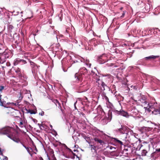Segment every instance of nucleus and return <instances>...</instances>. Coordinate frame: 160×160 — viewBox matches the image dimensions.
I'll return each instance as SVG.
<instances>
[{
  "mask_svg": "<svg viewBox=\"0 0 160 160\" xmlns=\"http://www.w3.org/2000/svg\"><path fill=\"white\" fill-rule=\"evenodd\" d=\"M100 43L99 40H97L94 38L89 41L88 42H86L84 44L82 41L81 42L79 46L82 49H84L86 50L92 51L93 50L92 46L94 45L95 47L98 44H99Z\"/></svg>",
  "mask_w": 160,
  "mask_h": 160,
  "instance_id": "f257e3e1",
  "label": "nucleus"
},
{
  "mask_svg": "<svg viewBox=\"0 0 160 160\" xmlns=\"http://www.w3.org/2000/svg\"><path fill=\"white\" fill-rule=\"evenodd\" d=\"M88 75L87 69L85 67L81 68L78 72L75 74L74 77L77 81L82 82L83 78L85 77Z\"/></svg>",
  "mask_w": 160,
  "mask_h": 160,
  "instance_id": "f03ea898",
  "label": "nucleus"
},
{
  "mask_svg": "<svg viewBox=\"0 0 160 160\" xmlns=\"http://www.w3.org/2000/svg\"><path fill=\"white\" fill-rule=\"evenodd\" d=\"M92 74L93 78L96 80V82L98 84L99 88H100L102 91H103L105 90V88L107 87L106 83L103 81V80H100V77L98 76L97 73H95L93 71L92 72Z\"/></svg>",
  "mask_w": 160,
  "mask_h": 160,
  "instance_id": "7ed1b4c3",
  "label": "nucleus"
},
{
  "mask_svg": "<svg viewBox=\"0 0 160 160\" xmlns=\"http://www.w3.org/2000/svg\"><path fill=\"white\" fill-rule=\"evenodd\" d=\"M6 129L4 132L5 134H3V135H7L8 137L17 143H20L21 144L22 143L20 140L19 138L14 137L12 136V131H13V130L12 128L9 127H6Z\"/></svg>",
  "mask_w": 160,
  "mask_h": 160,
  "instance_id": "20e7f679",
  "label": "nucleus"
},
{
  "mask_svg": "<svg viewBox=\"0 0 160 160\" xmlns=\"http://www.w3.org/2000/svg\"><path fill=\"white\" fill-rule=\"evenodd\" d=\"M11 53L8 50H5L2 53H0V64L5 62L7 58L11 57Z\"/></svg>",
  "mask_w": 160,
  "mask_h": 160,
  "instance_id": "39448f33",
  "label": "nucleus"
},
{
  "mask_svg": "<svg viewBox=\"0 0 160 160\" xmlns=\"http://www.w3.org/2000/svg\"><path fill=\"white\" fill-rule=\"evenodd\" d=\"M101 124L102 125L107 124L108 122L111 121L112 116L110 112H108L107 115L105 114L104 116H101Z\"/></svg>",
  "mask_w": 160,
  "mask_h": 160,
  "instance_id": "423d86ee",
  "label": "nucleus"
},
{
  "mask_svg": "<svg viewBox=\"0 0 160 160\" xmlns=\"http://www.w3.org/2000/svg\"><path fill=\"white\" fill-rule=\"evenodd\" d=\"M64 33L67 37H69L70 38L72 36L75 35V31L74 27L71 25L70 27L66 28Z\"/></svg>",
  "mask_w": 160,
  "mask_h": 160,
  "instance_id": "0eeeda50",
  "label": "nucleus"
},
{
  "mask_svg": "<svg viewBox=\"0 0 160 160\" xmlns=\"http://www.w3.org/2000/svg\"><path fill=\"white\" fill-rule=\"evenodd\" d=\"M51 48L52 49V50L53 53H55L54 57L56 55L60 54V52L62 51V49L60 48V44H54L51 46Z\"/></svg>",
  "mask_w": 160,
  "mask_h": 160,
  "instance_id": "6e6552de",
  "label": "nucleus"
},
{
  "mask_svg": "<svg viewBox=\"0 0 160 160\" xmlns=\"http://www.w3.org/2000/svg\"><path fill=\"white\" fill-rule=\"evenodd\" d=\"M29 62L32 68V73L33 76L35 77L39 71L40 66L31 61H30Z\"/></svg>",
  "mask_w": 160,
  "mask_h": 160,
  "instance_id": "1a4fd4ad",
  "label": "nucleus"
},
{
  "mask_svg": "<svg viewBox=\"0 0 160 160\" xmlns=\"http://www.w3.org/2000/svg\"><path fill=\"white\" fill-rule=\"evenodd\" d=\"M102 96L103 99H105L106 101V105L107 107L108 108H110L111 110L114 108V107L113 104L109 101V99L108 97L106 95V94L103 92Z\"/></svg>",
  "mask_w": 160,
  "mask_h": 160,
  "instance_id": "9d476101",
  "label": "nucleus"
},
{
  "mask_svg": "<svg viewBox=\"0 0 160 160\" xmlns=\"http://www.w3.org/2000/svg\"><path fill=\"white\" fill-rule=\"evenodd\" d=\"M98 61L100 64H103L107 61V58L105 54H103L98 57Z\"/></svg>",
  "mask_w": 160,
  "mask_h": 160,
  "instance_id": "9b49d317",
  "label": "nucleus"
},
{
  "mask_svg": "<svg viewBox=\"0 0 160 160\" xmlns=\"http://www.w3.org/2000/svg\"><path fill=\"white\" fill-rule=\"evenodd\" d=\"M4 86H1L0 87V105L3 106L5 108H7L6 106V102L3 100V99H1L2 95L1 93L2 92V90L4 89Z\"/></svg>",
  "mask_w": 160,
  "mask_h": 160,
  "instance_id": "f8f14e48",
  "label": "nucleus"
},
{
  "mask_svg": "<svg viewBox=\"0 0 160 160\" xmlns=\"http://www.w3.org/2000/svg\"><path fill=\"white\" fill-rule=\"evenodd\" d=\"M96 110L98 114V115L102 116L103 115L104 116L105 115V113L102 108L101 106H98L96 109Z\"/></svg>",
  "mask_w": 160,
  "mask_h": 160,
  "instance_id": "ddd939ff",
  "label": "nucleus"
},
{
  "mask_svg": "<svg viewBox=\"0 0 160 160\" xmlns=\"http://www.w3.org/2000/svg\"><path fill=\"white\" fill-rule=\"evenodd\" d=\"M100 75L103 77L102 80L105 81L106 82H108L112 77V76L110 74H100Z\"/></svg>",
  "mask_w": 160,
  "mask_h": 160,
  "instance_id": "4468645a",
  "label": "nucleus"
},
{
  "mask_svg": "<svg viewBox=\"0 0 160 160\" xmlns=\"http://www.w3.org/2000/svg\"><path fill=\"white\" fill-rule=\"evenodd\" d=\"M81 62H83L85 63V64L88 68H90L91 65V64L89 63V61L88 59L86 58H82L80 60Z\"/></svg>",
  "mask_w": 160,
  "mask_h": 160,
  "instance_id": "2eb2a0df",
  "label": "nucleus"
},
{
  "mask_svg": "<svg viewBox=\"0 0 160 160\" xmlns=\"http://www.w3.org/2000/svg\"><path fill=\"white\" fill-rule=\"evenodd\" d=\"M146 98L144 96H141L138 98V102L139 103L147 104V102L146 101Z\"/></svg>",
  "mask_w": 160,
  "mask_h": 160,
  "instance_id": "dca6fc26",
  "label": "nucleus"
},
{
  "mask_svg": "<svg viewBox=\"0 0 160 160\" xmlns=\"http://www.w3.org/2000/svg\"><path fill=\"white\" fill-rule=\"evenodd\" d=\"M151 111L152 112V113L155 115L160 114V108L159 110L157 108H154L151 107Z\"/></svg>",
  "mask_w": 160,
  "mask_h": 160,
  "instance_id": "f3484780",
  "label": "nucleus"
},
{
  "mask_svg": "<svg viewBox=\"0 0 160 160\" xmlns=\"http://www.w3.org/2000/svg\"><path fill=\"white\" fill-rule=\"evenodd\" d=\"M147 63V61H145V60L143 58L139 60L137 62V65L146 66Z\"/></svg>",
  "mask_w": 160,
  "mask_h": 160,
  "instance_id": "a211bd4d",
  "label": "nucleus"
},
{
  "mask_svg": "<svg viewBox=\"0 0 160 160\" xmlns=\"http://www.w3.org/2000/svg\"><path fill=\"white\" fill-rule=\"evenodd\" d=\"M120 115L126 118H128L129 115L127 112L124 111L122 109L120 110Z\"/></svg>",
  "mask_w": 160,
  "mask_h": 160,
  "instance_id": "6ab92c4d",
  "label": "nucleus"
},
{
  "mask_svg": "<svg viewBox=\"0 0 160 160\" xmlns=\"http://www.w3.org/2000/svg\"><path fill=\"white\" fill-rule=\"evenodd\" d=\"M8 39L7 34L6 33H3L1 32H0V39L3 41L4 40H6Z\"/></svg>",
  "mask_w": 160,
  "mask_h": 160,
  "instance_id": "aec40b11",
  "label": "nucleus"
},
{
  "mask_svg": "<svg viewBox=\"0 0 160 160\" xmlns=\"http://www.w3.org/2000/svg\"><path fill=\"white\" fill-rule=\"evenodd\" d=\"M102 118L101 116L100 115H98L97 116L94 117L93 119L94 121L97 123H99L101 124V119Z\"/></svg>",
  "mask_w": 160,
  "mask_h": 160,
  "instance_id": "412c9836",
  "label": "nucleus"
},
{
  "mask_svg": "<svg viewBox=\"0 0 160 160\" xmlns=\"http://www.w3.org/2000/svg\"><path fill=\"white\" fill-rule=\"evenodd\" d=\"M93 140L95 141L98 142L101 145H103L104 144V142L99 139L98 138L95 137L93 138Z\"/></svg>",
  "mask_w": 160,
  "mask_h": 160,
  "instance_id": "4be33fe9",
  "label": "nucleus"
},
{
  "mask_svg": "<svg viewBox=\"0 0 160 160\" xmlns=\"http://www.w3.org/2000/svg\"><path fill=\"white\" fill-rule=\"evenodd\" d=\"M111 112V114L112 115V112L115 115H120V110L118 111L115 110L114 108L112 110L111 112L109 110L108 112Z\"/></svg>",
  "mask_w": 160,
  "mask_h": 160,
  "instance_id": "5701e85b",
  "label": "nucleus"
},
{
  "mask_svg": "<svg viewBox=\"0 0 160 160\" xmlns=\"http://www.w3.org/2000/svg\"><path fill=\"white\" fill-rule=\"evenodd\" d=\"M53 102L56 104L57 107L59 109H61V108L60 105V103H59L57 99H55L53 100Z\"/></svg>",
  "mask_w": 160,
  "mask_h": 160,
  "instance_id": "b1692460",
  "label": "nucleus"
},
{
  "mask_svg": "<svg viewBox=\"0 0 160 160\" xmlns=\"http://www.w3.org/2000/svg\"><path fill=\"white\" fill-rule=\"evenodd\" d=\"M136 142V143H138L139 144L138 145V146L137 147V148H136V151H139L140 150V148H141V147H142V145L140 143V142H141L140 141H137Z\"/></svg>",
  "mask_w": 160,
  "mask_h": 160,
  "instance_id": "393cba45",
  "label": "nucleus"
},
{
  "mask_svg": "<svg viewBox=\"0 0 160 160\" xmlns=\"http://www.w3.org/2000/svg\"><path fill=\"white\" fill-rule=\"evenodd\" d=\"M82 88V86H78L77 88V90H78V92L79 93H80L84 92H85V91L84 90H83Z\"/></svg>",
  "mask_w": 160,
  "mask_h": 160,
  "instance_id": "a878e982",
  "label": "nucleus"
},
{
  "mask_svg": "<svg viewBox=\"0 0 160 160\" xmlns=\"http://www.w3.org/2000/svg\"><path fill=\"white\" fill-rule=\"evenodd\" d=\"M150 128L149 127H145L142 129V132L147 133L149 131Z\"/></svg>",
  "mask_w": 160,
  "mask_h": 160,
  "instance_id": "bb28decb",
  "label": "nucleus"
},
{
  "mask_svg": "<svg viewBox=\"0 0 160 160\" xmlns=\"http://www.w3.org/2000/svg\"><path fill=\"white\" fill-rule=\"evenodd\" d=\"M20 58H16L14 60L13 64L15 66L18 64H20Z\"/></svg>",
  "mask_w": 160,
  "mask_h": 160,
  "instance_id": "cd10ccee",
  "label": "nucleus"
},
{
  "mask_svg": "<svg viewBox=\"0 0 160 160\" xmlns=\"http://www.w3.org/2000/svg\"><path fill=\"white\" fill-rule=\"evenodd\" d=\"M15 71L18 76H21V69L19 68H16L15 69Z\"/></svg>",
  "mask_w": 160,
  "mask_h": 160,
  "instance_id": "c85d7f7f",
  "label": "nucleus"
},
{
  "mask_svg": "<svg viewBox=\"0 0 160 160\" xmlns=\"http://www.w3.org/2000/svg\"><path fill=\"white\" fill-rule=\"evenodd\" d=\"M10 104L12 106H18L20 105V104H19L18 102L17 101L16 102H9V103H7V104Z\"/></svg>",
  "mask_w": 160,
  "mask_h": 160,
  "instance_id": "c756f323",
  "label": "nucleus"
},
{
  "mask_svg": "<svg viewBox=\"0 0 160 160\" xmlns=\"http://www.w3.org/2000/svg\"><path fill=\"white\" fill-rule=\"evenodd\" d=\"M59 144H61V145H62V146L63 147H64V148H66L67 149H68V150H69L70 151H71L72 152V153L73 155L74 156H77L76 155H75V153H74L73 152H72V151H71V150L69 148H68L67 147V146L66 145H65V144H62V143H61V142H59Z\"/></svg>",
  "mask_w": 160,
  "mask_h": 160,
  "instance_id": "7c9ffc66",
  "label": "nucleus"
},
{
  "mask_svg": "<svg viewBox=\"0 0 160 160\" xmlns=\"http://www.w3.org/2000/svg\"><path fill=\"white\" fill-rule=\"evenodd\" d=\"M6 127H3V128H0V135H3V134H5L4 132L5 131V130H6Z\"/></svg>",
  "mask_w": 160,
  "mask_h": 160,
  "instance_id": "2f4dec72",
  "label": "nucleus"
},
{
  "mask_svg": "<svg viewBox=\"0 0 160 160\" xmlns=\"http://www.w3.org/2000/svg\"><path fill=\"white\" fill-rule=\"evenodd\" d=\"M19 94V96L18 97V99L17 100V101L18 102L19 104L20 102L23 97V96L22 95V94L21 92H20Z\"/></svg>",
  "mask_w": 160,
  "mask_h": 160,
  "instance_id": "473e14b6",
  "label": "nucleus"
},
{
  "mask_svg": "<svg viewBox=\"0 0 160 160\" xmlns=\"http://www.w3.org/2000/svg\"><path fill=\"white\" fill-rule=\"evenodd\" d=\"M13 27L12 25L9 24L8 25V29L10 32H11L13 28Z\"/></svg>",
  "mask_w": 160,
  "mask_h": 160,
  "instance_id": "72a5a7b5",
  "label": "nucleus"
},
{
  "mask_svg": "<svg viewBox=\"0 0 160 160\" xmlns=\"http://www.w3.org/2000/svg\"><path fill=\"white\" fill-rule=\"evenodd\" d=\"M89 146L91 148V149L92 152H93V150H94V152L96 151V146H95L94 145H90Z\"/></svg>",
  "mask_w": 160,
  "mask_h": 160,
  "instance_id": "f704fd0d",
  "label": "nucleus"
},
{
  "mask_svg": "<svg viewBox=\"0 0 160 160\" xmlns=\"http://www.w3.org/2000/svg\"><path fill=\"white\" fill-rule=\"evenodd\" d=\"M132 136H134V137L136 138L137 140V141H140V139L139 138L138 135L136 133H133L132 134Z\"/></svg>",
  "mask_w": 160,
  "mask_h": 160,
  "instance_id": "c9c22d12",
  "label": "nucleus"
},
{
  "mask_svg": "<svg viewBox=\"0 0 160 160\" xmlns=\"http://www.w3.org/2000/svg\"><path fill=\"white\" fill-rule=\"evenodd\" d=\"M113 139H114L115 141H116L117 142L120 143L121 145H123V142H122L121 141L118 140L117 138H114Z\"/></svg>",
  "mask_w": 160,
  "mask_h": 160,
  "instance_id": "e433bc0d",
  "label": "nucleus"
},
{
  "mask_svg": "<svg viewBox=\"0 0 160 160\" xmlns=\"http://www.w3.org/2000/svg\"><path fill=\"white\" fill-rule=\"evenodd\" d=\"M19 126L21 128H23L25 127V125L24 124V123H23L22 120H20Z\"/></svg>",
  "mask_w": 160,
  "mask_h": 160,
  "instance_id": "4c0bfd02",
  "label": "nucleus"
},
{
  "mask_svg": "<svg viewBox=\"0 0 160 160\" xmlns=\"http://www.w3.org/2000/svg\"><path fill=\"white\" fill-rule=\"evenodd\" d=\"M20 64L22 65L27 63L26 61L25 60L20 59Z\"/></svg>",
  "mask_w": 160,
  "mask_h": 160,
  "instance_id": "58836bf2",
  "label": "nucleus"
},
{
  "mask_svg": "<svg viewBox=\"0 0 160 160\" xmlns=\"http://www.w3.org/2000/svg\"><path fill=\"white\" fill-rule=\"evenodd\" d=\"M70 39H71V40H70V41L72 42H73V43H75V44H77L78 43V41L77 40L74 39H73L72 38H70Z\"/></svg>",
  "mask_w": 160,
  "mask_h": 160,
  "instance_id": "ea45409f",
  "label": "nucleus"
},
{
  "mask_svg": "<svg viewBox=\"0 0 160 160\" xmlns=\"http://www.w3.org/2000/svg\"><path fill=\"white\" fill-rule=\"evenodd\" d=\"M147 152L145 150H143L142 152V156H145L146 155Z\"/></svg>",
  "mask_w": 160,
  "mask_h": 160,
  "instance_id": "a19ab883",
  "label": "nucleus"
},
{
  "mask_svg": "<svg viewBox=\"0 0 160 160\" xmlns=\"http://www.w3.org/2000/svg\"><path fill=\"white\" fill-rule=\"evenodd\" d=\"M28 112L30 113L31 114H35L36 113L35 112L32 110H29L28 111Z\"/></svg>",
  "mask_w": 160,
  "mask_h": 160,
  "instance_id": "79ce46f5",
  "label": "nucleus"
},
{
  "mask_svg": "<svg viewBox=\"0 0 160 160\" xmlns=\"http://www.w3.org/2000/svg\"><path fill=\"white\" fill-rule=\"evenodd\" d=\"M128 148L127 147H126V148H125L123 150V152L125 154H127L128 153Z\"/></svg>",
  "mask_w": 160,
  "mask_h": 160,
  "instance_id": "37998d69",
  "label": "nucleus"
},
{
  "mask_svg": "<svg viewBox=\"0 0 160 160\" xmlns=\"http://www.w3.org/2000/svg\"><path fill=\"white\" fill-rule=\"evenodd\" d=\"M145 61H147V63L148 62V61L150 60V56L145 57L143 58Z\"/></svg>",
  "mask_w": 160,
  "mask_h": 160,
  "instance_id": "c03bdc74",
  "label": "nucleus"
},
{
  "mask_svg": "<svg viewBox=\"0 0 160 160\" xmlns=\"http://www.w3.org/2000/svg\"><path fill=\"white\" fill-rule=\"evenodd\" d=\"M159 57V56H153L152 55L151 56V59H155L157 58H158Z\"/></svg>",
  "mask_w": 160,
  "mask_h": 160,
  "instance_id": "a18cd8bd",
  "label": "nucleus"
},
{
  "mask_svg": "<svg viewBox=\"0 0 160 160\" xmlns=\"http://www.w3.org/2000/svg\"><path fill=\"white\" fill-rule=\"evenodd\" d=\"M62 53H63V54L62 55L64 54H66V56H68V52L67 51L65 50H64L63 52H62Z\"/></svg>",
  "mask_w": 160,
  "mask_h": 160,
  "instance_id": "49530a36",
  "label": "nucleus"
},
{
  "mask_svg": "<svg viewBox=\"0 0 160 160\" xmlns=\"http://www.w3.org/2000/svg\"><path fill=\"white\" fill-rule=\"evenodd\" d=\"M4 8H0V14H2V12H4Z\"/></svg>",
  "mask_w": 160,
  "mask_h": 160,
  "instance_id": "de8ad7c7",
  "label": "nucleus"
},
{
  "mask_svg": "<svg viewBox=\"0 0 160 160\" xmlns=\"http://www.w3.org/2000/svg\"><path fill=\"white\" fill-rule=\"evenodd\" d=\"M44 112L43 111H42L41 112H40L39 113V115L41 116H43L44 115Z\"/></svg>",
  "mask_w": 160,
  "mask_h": 160,
  "instance_id": "09e8293b",
  "label": "nucleus"
},
{
  "mask_svg": "<svg viewBox=\"0 0 160 160\" xmlns=\"http://www.w3.org/2000/svg\"><path fill=\"white\" fill-rule=\"evenodd\" d=\"M150 106H149V108H148L147 107H146V108H145V110H147L148 111V112H150Z\"/></svg>",
  "mask_w": 160,
  "mask_h": 160,
  "instance_id": "8fccbe9b",
  "label": "nucleus"
},
{
  "mask_svg": "<svg viewBox=\"0 0 160 160\" xmlns=\"http://www.w3.org/2000/svg\"><path fill=\"white\" fill-rule=\"evenodd\" d=\"M125 12L123 11V13L122 14V16H121V18H122L124 17L125 14Z\"/></svg>",
  "mask_w": 160,
  "mask_h": 160,
  "instance_id": "3c124183",
  "label": "nucleus"
},
{
  "mask_svg": "<svg viewBox=\"0 0 160 160\" xmlns=\"http://www.w3.org/2000/svg\"><path fill=\"white\" fill-rule=\"evenodd\" d=\"M77 101H76L74 103V108H75V110H76L77 109V107H76V104L77 103Z\"/></svg>",
  "mask_w": 160,
  "mask_h": 160,
  "instance_id": "603ef678",
  "label": "nucleus"
},
{
  "mask_svg": "<svg viewBox=\"0 0 160 160\" xmlns=\"http://www.w3.org/2000/svg\"><path fill=\"white\" fill-rule=\"evenodd\" d=\"M26 149H28V147H26L25 146L22 142L21 144Z\"/></svg>",
  "mask_w": 160,
  "mask_h": 160,
  "instance_id": "864d4df0",
  "label": "nucleus"
},
{
  "mask_svg": "<svg viewBox=\"0 0 160 160\" xmlns=\"http://www.w3.org/2000/svg\"><path fill=\"white\" fill-rule=\"evenodd\" d=\"M80 115L81 116H83V117H85V114L82 112H81L79 113Z\"/></svg>",
  "mask_w": 160,
  "mask_h": 160,
  "instance_id": "5fc2aeb1",
  "label": "nucleus"
},
{
  "mask_svg": "<svg viewBox=\"0 0 160 160\" xmlns=\"http://www.w3.org/2000/svg\"><path fill=\"white\" fill-rule=\"evenodd\" d=\"M38 125L39 126L40 128H41V127H43V126L41 124L38 123Z\"/></svg>",
  "mask_w": 160,
  "mask_h": 160,
  "instance_id": "6e6d98bb",
  "label": "nucleus"
},
{
  "mask_svg": "<svg viewBox=\"0 0 160 160\" xmlns=\"http://www.w3.org/2000/svg\"><path fill=\"white\" fill-rule=\"evenodd\" d=\"M33 121L35 122V123H37L38 122L37 120L35 119H33Z\"/></svg>",
  "mask_w": 160,
  "mask_h": 160,
  "instance_id": "4d7b16f0",
  "label": "nucleus"
},
{
  "mask_svg": "<svg viewBox=\"0 0 160 160\" xmlns=\"http://www.w3.org/2000/svg\"><path fill=\"white\" fill-rule=\"evenodd\" d=\"M6 65L8 66H9L10 65V64L9 62H7L6 63Z\"/></svg>",
  "mask_w": 160,
  "mask_h": 160,
  "instance_id": "13d9d810",
  "label": "nucleus"
},
{
  "mask_svg": "<svg viewBox=\"0 0 160 160\" xmlns=\"http://www.w3.org/2000/svg\"><path fill=\"white\" fill-rule=\"evenodd\" d=\"M2 160H8V158L7 157H5Z\"/></svg>",
  "mask_w": 160,
  "mask_h": 160,
  "instance_id": "bf43d9fd",
  "label": "nucleus"
},
{
  "mask_svg": "<svg viewBox=\"0 0 160 160\" xmlns=\"http://www.w3.org/2000/svg\"><path fill=\"white\" fill-rule=\"evenodd\" d=\"M122 46L123 47L127 46V44L126 43H124L122 44Z\"/></svg>",
  "mask_w": 160,
  "mask_h": 160,
  "instance_id": "052dcab7",
  "label": "nucleus"
},
{
  "mask_svg": "<svg viewBox=\"0 0 160 160\" xmlns=\"http://www.w3.org/2000/svg\"><path fill=\"white\" fill-rule=\"evenodd\" d=\"M52 158L53 159L52 160H57L56 158H55L54 157V156L53 157H52Z\"/></svg>",
  "mask_w": 160,
  "mask_h": 160,
  "instance_id": "680f3d73",
  "label": "nucleus"
},
{
  "mask_svg": "<svg viewBox=\"0 0 160 160\" xmlns=\"http://www.w3.org/2000/svg\"><path fill=\"white\" fill-rule=\"evenodd\" d=\"M122 128H120L118 129V130L119 131L121 132V131L122 130Z\"/></svg>",
  "mask_w": 160,
  "mask_h": 160,
  "instance_id": "e2e57ef3",
  "label": "nucleus"
},
{
  "mask_svg": "<svg viewBox=\"0 0 160 160\" xmlns=\"http://www.w3.org/2000/svg\"><path fill=\"white\" fill-rule=\"evenodd\" d=\"M84 138L86 140L87 139H88V137L86 136H85L84 137Z\"/></svg>",
  "mask_w": 160,
  "mask_h": 160,
  "instance_id": "0e129e2a",
  "label": "nucleus"
},
{
  "mask_svg": "<svg viewBox=\"0 0 160 160\" xmlns=\"http://www.w3.org/2000/svg\"><path fill=\"white\" fill-rule=\"evenodd\" d=\"M156 151H158V152H160V148H159V149H157L156 150Z\"/></svg>",
  "mask_w": 160,
  "mask_h": 160,
  "instance_id": "69168bd1",
  "label": "nucleus"
},
{
  "mask_svg": "<svg viewBox=\"0 0 160 160\" xmlns=\"http://www.w3.org/2000/svg\"><path fill=\"white\" fill-rule=\"evenodd\" d=\"M19 13V12H16V15H17Z\"/></svg>",
  "mask_w": 160,
  "mask_h": 160,
  "instance_id": "338daca9",
  "label": "nucleus"
},
{
  "mask_svg": "<svg viewBox=\"0 0 160 160\" xmlns=\"http://www.w3.org/2000/svg\"><path fill=\"white\" fill-rule=\"evenodd\" d=\"M35 150L36 151V152H37L38 151V150H37L36 147H35Z\"/></svg>",
  "mask_w": 160,
  "mask_h": 160,
  "instance_id": "774afa93",
  "label": "nucleus"
}]
</instances>
